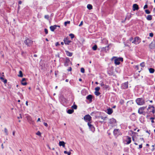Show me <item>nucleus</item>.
Here are the masks:
<instances>
[{
    "label": "nucleus",
    "instance_id": "21",
    "mask_svg": "<svg viewBox=\"0 0 155 155\" xmlns=\"http://www.w3.org/2000/svg\"><path fill=\"white\" fill-rule=\"evenodd\" d=\"M65 52L67 55L68 56L71 57L72 55V53L69 52L68 51H65Z\"/></svg>",
    "mask_w": 155,
    "mask_h": 155
},
{
    "label": "nucleus",
    "instance_id": "47",
    "mask_svg": "<svg viewBox=\"0 0 155 155\" xmlns=\"http://www.w3.org/2000/svg\"><path fill=\"white\" fill-rule=\"evenodd\" d=\"M44 124L45 126H46V127H48V125L47 123H46L45 122H44Z\"/></svg>",
    "mask_w": 155,
    "mask_h": 155
},
{
    "label": "nucleus",
    "instance_id": "59",
    "mask_svg": "<svg viewBox=\"0 0 155 155\" xmlns=\"http://www.w3.org/2000/svg\"><path fill=\"white\" fill-rule=\"evenodd\" d=\"M125 46H129V45L128 44H124Z\"/></svg>",
    "mask_w": 155,
    "mask_h": 155
},
{
    "label": "nucleus",
    "instance_id": "64",
    "mask_svg": "<svg viewBox=\"0 0 155 155\" xmlns=\"http://www.w3.org/2000/svg\"><path fill=\"white\" fill-rule=\"evenodd\" d=\"M132 140H133V141H135V140H134V137H133L132 138Z\"/></svg>",
    "mask_w": 155,
    "mask_h": 155
},
{
    "label": "nucleus",
    "instance_id": "22",
    "mask_svg": "<svg viewBox=\"0 0 155 155\" xmlns=\"http://www.w3.org/2000/svg\"><path fill=\"white\" fill-rule=\"evenodd\" d=\"M92 95L90 94V95H88L87 96V100H89L90 101H92Z\"/></svg>",
    "mask_w": 155,
    "mask_h": 155
},
{
    "label": "nucleus",
    "instance_id": "38",
    "mask_svg": "<svg viewBox=\"0 0 155 155\" xmlns=\"http://www.w3.org/2000/svg\"><path fill=\"white\" fill-rule=\"evenodd\" d=\"M81 71L82 73H84V68H81Z\"/></svg>",
    "mask_w": 155,
    "mask_h": 155
},
{
    "label": "nucleus",
    "instance_id": "41",
    "mask_svg": "<svg viewBox=\"0 0 155 155\" xmlns=\"http://www.w3.org/2000/svg\"><path fill=\"white\" fill-rule=\"evenodd\" d=\"M153 34L152 33H151L149 34V36L151 37H152L153 36Z\"/></svg>",
    "mask_w": 155,
    "mask_h": 155
},
{
    "label": "nucleus",
    "instance_id": "7",
    "mask_svg": "<svg viewBox=\"0 0 155 155\" xmlns=\"http://www.w3.org/2000/svg\"><path fill=\"white\" fill-rule=\"evenodd\" d=\"M146 107L147 106L140 107L138 109V113L140 114H143L144 112V110Z\"/></svg>",
    "mask_w": 155,
    "mask_h": 155
},
{
    "label": "nucleus",
    "instance_id": "16",
    "mask_svg": "<svg viewBox=\"0 0 155 155\" xmlns=\"http://www.w3.org/2000/svg\"><path fill=\"white\" fill-rule=\"evenodd\" d=\"M64 41L65 44L69 45V44L71 42V41L68 40L67 38H64Z\"/></svg>",
    "mask_w": 155,
    "mask_h": 155
},
{
    "label": "nucleus",
    "instance_id": "12",
    "mask_svg": "<svg viewBox=\"0 0 155 155\" xmlns=\"http://www.w3.org/2000/svg\"><path fill=\"white\" fill-rule=\"evenodd\" d=\"M113 133L114 135L117 136L120 134L119 130L118 129H115L113 131Z\"/></svg>",
    "mask_w": 155,
    "mask_h": 155
},
{
    "label": "nucleus",
    "instance_id": "30",
    "mask_svg": "<svg viewBox=\"0 0 155 155\" xmlns=\"http://www.w3.org/2000/svg\"><path fill=\"white\" fill-rule=\"evenodd\" d=\"M97 48V46L96 45H95L92 48V49L94 51L96 50Z\"/></svg>",
    "mask_w": 155,
    "mask_h": 155
},
{
    "label": "nucleus",
    "instance_id": "51",
    "mask_svg": "<svg viewBox=\"0 0 155 155\" xmlns=\"http://www.w3.org/2000/svg\"><path fill=\"white\" fill-rule=\"evenodd\" d=\"M142 147V144H140L139 145V148H141Z\"/></svg>",
    "mask_w": 155,
    "mask_h": 155
},
{
    "label": "nucleus",
    "instance_id": "5",
    "mask_svg": "<svg viewBox=\"0 0 155 155\" xmlns=\"http://www.w3.org/2000/svg\"><path fill=\"white\" fill-rule=\"evenodd\" d=\"M141 42V39L138 37H136L134 38V40L132 41V43L135 45L139 44Z\"/></svg>",
    "mask_w": 155,
    "mask_h": 155
},
{
    "label": "nucleus",
    "instance_id": "40",
    "mask_svg": "<svg viewBox=\"0 0 155 155\" xmlns=\"http://www.w3.org/2000/svg\"><path fill=\"white\" fill-rule=\"evenodd\" d=\"M36 134L38 135V136H40L41 135V133H40V132L39 131H38L36 133Z\"/></svg>",
    "mask_w": 155,
    "mask_h": 155
},
{
    "label": "nucleus",
    "instance_id": "53",
    "mask_svg": "<svg viewBox=\"0 0 155 155\" xmlns=\"http://www.w3.org/2000/svg\"><path fill=\"white\" fill-rule=\"evenodd\" d=\"M45 18H47V19H48L49 18V16L48 15H45Z\"/></svg>",
    "mask_w": 155,
    "mask_h": 155
},
{
    "label": "nucleus",
    "instance_id": "24",
    "mask_svg": "<svg viewBox=\"0 0 155 155\" xmlns=\"http://www.w3.org/2000/svg\"><path fill=\"white\" fill-rule=\"evenodd\" d=\"M149 70L150 73H153L155 71L154 69L151 68H149Z\"/></svg>",
    "mask_w": 155,
    "mask_h": 155
},
{
    "label": "nucleus",
    "instance_id": "58",
    "mask_svg": "<svg viewBox=\"0 0 155 155\" xmlns=\"http://www.w3.org/2000/svg\"><path fill=\"white\" fill-rule=\"evenodd\" d=\"M37 122L40 121V118H38V120H37Z\"/></svg>",
    "mask_w": 155,
    "mask_h": 155
},
{
    "label": "nucleus",
    "instance_id": "6",
    "mask_svg": "<svg viewBox=\"0 0 155 155\" xmlns=\"http://www.w3.org/2000/svg\"><path fill=\"white\" fill-rule=\"evenodd\" d=\"M91 117L89 114H87L85 115L84 117V120L86 122H91Z\"/></svg>",
    "mask_w": 155,
    "mask_h": 155
},
{
    "label": "nucleus",
    "instance_id": "49",
    "mask_svg": "<svg viewBox=\"0 0 155 155\" xmlns=\"http://www.w3.org/2000/svg\"><path fill=\"white\" fill-rule=\"evenodd\" d=\"M59 44L58 42H57L55 44V45L56 46H58L59 45Z\"/></svg>",
    "mask_w": 155,
    "mask_h": 155
},
{
    "label": "nucleus",
    "instance_id": "55",
    "mask_svg": "<svg viewBox=\"0 0 155 155\" xmlns=\"http://www.w3.org/2000/svg\"><path fill=\"white\" fill-rule=\"evenodd\" d=\"M69 153V152H67V151H64V153H65V154H68V153Z\"/></svg>",
    "mask_w": 155,
    "mask_h": 155
},
{
    "label": "nucleus",
    "instance_id": "46",
    "mask_svg": "<svg viewBox=\"0 0 155 155\" xmlns=\"http://www.w3.org/2000/svg\"><path fill=\"white\" fill-rule=\"evenodd\" d=\"M147 7H148V6H147V5H145L144 7H143V8L144 9H145V8H147Z\"/></svg>",
    "mask_w": 155,
    "mask_h": 155
},
{
    "label": "nucleus",
    "instance_id": "18",
    "mask_svg": "<svg viewBox=\"0 0 155 155\" xmlns=\"http://www.w3.org/2000/svg\"><path fill=\"white\" fill-rule=\"evenodd\" d=\"M107 114H111L113 112V110L110 108H109L107 109Z\"/></svg>",
    "mask_w": 155,
    "mask_h": 155
},
{
    "label": "nucleus",
    "instance_id": "37",
    "mask_svg": "<svg viewBox=\"0 0 155 155\" xmlns=\"http://www.w3.org/2000/svg\"><path fill=\"white\" fill-rule=\"evenodd\" d=\"M106 48H108V46L107 47L102 48L101 49L102 51H105L106 52V51H105V49Z\"/></svg>",
    "mask_w": 155,
    "mask_h": 155
},
{
    "label": "nucleus",
    "instance_id": "20",
    "mask_svg": "<svg viewBox=\"0 0 155 155\" xmlns=\"http://www.w3.org/2000/svg\"><path fill=\"white\" fill-rule=\"evenodd\" d=\"M25 78H23L21 81V84L23 85H25L27 84L26 82H25Z\"/></svg>",
    "mask_w": 155,
    "mask_h": 155
},
{
    "label": "nucleus",
    "instance_id": "25",
    "mask_svg": "<svg viewBox=\"0 0 155 155\" xmlns=\"http://www.w3.org/2000/svg\"><path fill=\"white\" fill-rule=\"evenodd\" d=\"M74 112L73 109H69L68 110L67 112L69 114H71Z\"/></svg>",
    "mask_w": 155,
    "mask_h": 155
},
{
    "label": "nucleus",
    "instance_id": "36",
    "mask_svg": "<svg viewBox=\"0 0 155 155\" xmlns=\"http://www.w3.org/2000/svg\"><path fill=\"white\" fill-rule=\"evenodd\" d=\"M140 66L142 67H143L145 66V64L144 62H143L140 64Z\"/></svg>",
    "mask_w": 155,
    "mask_h": 155
},
{
    "label": "nucleus",
    "instance_id": "28",
    "mask_svg": "<svg viewBox=\"0 0 155 155\" xmlns=\"http://www.w3.org/2000/svg\"><path fill=\"white\" fill-rule=\"evenodd\" d=\"M18 76L19 77H23V74L22 72L20 71H19V74L18 75Z\"/></svg>",
    "mask_w": 155,
    "mask_h": 155
},
{
    "label": "nucleus",
    "instance_id": "2",
    "mask_svg": "<svg viewBox=\"0 0 155 155\" xmlns=\"http://www.w3.org/2000/svg\"><path fill=\"white\" fill-rule=\"evenodd\" d=\"M136 102L137 105H142L145 103V101L142 98H137Z\"/></svg>",
    "mask_w": 155,
    "mask_h": 155
},
{
    "label": "nucleus",
    "instance_id": "56",
    "mask_svg": "<svg viewBox=\"0 0 155 155\" xmlns=\"http://www.w3.org/2000/svg\"><path fill=\"white\" fill-rule=\"evenodd\" d=\"M15 131H13L12 132L13 135L14 136L15 135Z\"/></svg>",
    "mask_w": 155,
    "mask_h": 155
},
{
    "label": "nucleus",
    "instance_id": "54",
    "mask_svg": "<svg viewBox=\"0 0 155 155\" xmlns=\"http://www.w3.org/2000/svg\"><path fill=\"white\" fill-rule=\"evenodd\" d=\"M140 139L143 142H144V139H143V138H140Z\"/></svg>",
    "mask_w": 155,
    "mask_h": 155
},
{
    "label": "nucleus",
    "instance_id": "60",
    "mask_svg": "<svg viewBox=\"0 0 155 155\" xmlns=\"http://www.w3.org/2000/svg\"><path fill=\"white\" fill-rule=\"evenodd\" d=\"M26 106H28V101H26Z\"/></svg>",
    "mask_w": 155,
    "mask_h": 155
},
{
    "label": "nucleus",
    "instance_id": "26",
    "mask_svg": "<svg viewBox=\"0 0 155 155\" xmlns=\"http://www.w3.org/2000/svg\"><path fill=\"white\" fill-rule=\"evenodd\" d=\"M147 19L148 20H151L152 19V16L150 15H148L147 17Z\"/></svg>",
    "mask_w": 155,
    "mask_h": 155
},
{
    "label": "nucleus",
    "instance_id": "35",
    "mask_svg": "<svg viewBox=\"0 0 155 155\" xmlns=\"http://www.w3.org/2000/svg\"><path fill=\"white\" fill-rule=\"evenodd\" d=\"M95 94L96 95V96H99L100 94V93L98 91H95Z\"/></svg>",
    "mask_w": 155,
    "mask_h": 155
},
{
    "label": "nucleus",
    "instance_id": "42",
    "mask_svg": "<svg viewBox=\"0 0 155 155\" xmlns=\"http://www.w3.org/2000/svg\"><path fill=\"white\" fill-rule=\"evenodd\" d=\"M45 32L46 34H47L48 33V30L45 28Z\"/></svg>",
    "mask_w": 155,
    "mask_h": 155
},
{
    "label": "nucleus",
    "instance_id": "10",
    "mask_svg": "<svg viewBox=\"0 0 155 155\" xmlns=\"http://www.w3.org/2000/svg\"><path fill=\"white\" fill-rule=\"evenodd\" d=\"M70 60L68 58H66L64 61V65L65 66H68L69 64L70 63Z\"/></svg>",
    "mask_w": 155,
    "mask_h": 155
},
{
    "label": "nucleus",
    "instance_id": "62",
    "mask_svg": "<svg viewBox=\"0 0 155 155\" xmlns=\"http://www.w3.org/2000/svg\"><path fill=\"white\" fill-rule=\"evenodd\" d=\"M71 153L70 152H69V153H68V155H71Z\"/></svg>",
    "mask_w": 155,
    "mask_h": 155
},
{
    "label": "nucleus",
    "instance_id": "3",
    "mask_svg": "<svg viewBox=\"0 0 155 155\" xmlns=\"http://www.w3.org/2000/svg\"><path fill=\"white\" fill-rule=\"evenodd\" d=\"M114 58V63L116 65H119L120 64V61H123V58L121 57L118 58L117 57H114L113 58Z\"/></svg>",
    "mask_w": 155,
    "mask_h": 155
},
{
    "label": "nucleus",
    "instance_id": "45",
    "mask_svg": "<svg viewBox=\"0 0 155 155\" xmlns=\"http://www.w3.org/2000/svg\"><path fill=\"white\" fill-rule=\"evenodd\" d=\"M72 70V68L71 67H70L69 68V69H68L67 70L69 71H71Z\"/></svg>",
    "mask_w": 155,
    "mask_h": 155
},
{
    "label": "nucleus",
    "instance_id": "32",
    "mask_svg": "<svg viewBox=\"0 0 155 155\" xmlns=\"http://www.w3.org/2000/svg\"><path fill=\"white\" fill-rule=\"evenodd\" d=\"M69 35L71 39H73L74 37V35L73 34H70Z\"/></svg>",
    "mask_w": 155,
    "mask_h": 155
},
{
    "label": "nucleus",
    "instance_id": "43",
    "mask_svg": "<svg viewBox=\"0 0 155 155\" xmlns=\"http://www.w3.org/2000/svg\"><path fill=\"white\" fill-rule=\"evenodd\" d=\"M154 118H153V117H151L150 118V119H151L152 120H151V122L152 123H154V121L153 120L154 119Z\"/></svg>",
    "mask_w": 155,
    "mask_h": 155
},
{
    "label": "nucleus",
    "instance_id": "63",
    "mask_svg": "<svg viewBox=\"0 0 155 155\" xmlns=\"http://www.w3.org/2000/svg\"><path fill=\"white\" fill-rule=\"evenodd\" d=\"M153 12L155 13V8H154L153 9Z\"/></svg>",
    "mask_w": 155,
    "mask_h": 155
},
{
    "label": "nucleus",
    "instance_id": "29",
    "mask_svg": "<svg viewBox=\"0 0 155 155\" xmlns=\"http://www.w3.org/2000/svg\"><path fill=\"white\" fill-rule=\"evenodd\" d=\"M4 132L5 133V135H8V130L6 128H4Z\"/></svg>",
    "mask_w": 155,
    "mask_h": 155
},
{
    "label": "nucleus",
    "instance_id": "8",
    "mask_svg": "<svg viewBox=\"0 0 155 155\" xmlns=\"http://www.w3.org/2000/svg\"><path fill=\"white\" fill-rule=\"evenodd\" d=\"M87 125L89 127V129L92 132L95 131V128L91 124V122H88L87 123Z\"/></svg>",
    "mask_w": 155,
    "mask_h": 155
},
{
    "label": "nucleus",
    "instance_id": "27",
    "mask_svg": "<svg viewBox=\"0 0 155 155\" xmlns=\"http://www.w3.org/2000/svg\"><path fill=\"white\" fill-rule=\"evenodd\" d=\"M87 8L89 10H91L92 9V6L91 4H88L87 5Z\"/></svg>",
    "mask_w": 155,
    "mask_h": 155
},
{
    "label": "nucleus",
    "instance_id": "11",
    "mask_svg": "<svg viewBox=\"0 0 155 155\" xmlns=\"http://www.w3.org/2000/svg\"><path fill=\"white\" fill-rule=\"evenodd\" d=\"M128 83L127 82H125L122 84L121 87L123 89H126L128 88Z\"/></svg>",
    "mask_w": 155,
    "mask_h": 155
},
{
    "label": "nucleus",
    "instance_id": "48",
    "mask_svg": "<svg viewBox=\"0 0 155 155\" xmlns=\"http://www.w3.org/2000/svg\"><path fill=\"white\" fill-rule=\"evenodd\" d=\"M101 85L103 87H104V85L103 83L101 84Z\"/></svg>",
    "mask_w": 155,
    "mask_h": 155
},
{
    "label": "nucleus",
    "instance_id": "14",
    "mask_svg": "<svg viewBox=\"0 0 155 155\" xmlns=\"http://www.w3.org/2000/svg\"><path fill=\"white\" fill-rule=\"evenodd\" d=\"M57 27H60L59 26H57L56 25H54L53 26H51L50 27V29L51 31H54V30Z\"/></svg>",
    "mask_w": 155,
    "mask_h": 155
},
{
    "label": "nucleus",
    "instance_id": "34",
    "mask_svg": "<svg viewBox=\"0 0 155 155\" xmlns=\"http://www.w3.org/2000/svg\"><path fill=\"white\" fill-rule=\"evenodd\" d=\"M70 21H65L64 23V24L65 26L67 25V24H69L70 23Z\"/></svg>",
    "mask_w": 155,
    "mask_h": 155
},
{
    "label": "nucleus",
    "instance_id": "15",
    "mask_svg": "<svg viewBox=\"0 0 155 155\" xmlns=\"http://www.w3.org/2000/svg\"><path fill=\"white\" fill-rule=\"evenodd\" d=\"M131 137L128 136H127L126 140V141L127 142L126 144H130L131 142Z\"/></svg>",
    "mask_w": 155,
    "mask_h": 155
},
{
    "label": "nucleus",
    "instance_id": "61",
    "mask_svg": "<svg viewBox=\"0 0 155 155\" xmlns=\"http://www.w3.org/2000/svg\"><path fill=\"white\" fill-rule=\"evenodd\" d=\"M1 146H2V149H3L4 148V146H3V144H2L1 145Z\"/></svg>",
    "mask_w": 155,
    "mask_h": 155
},
{
    "label": "nucleus",
    "instance_id": "4",
    "mask_svg": "<svg viewBox=\"0 0 155 155\" xmlns=\"http://www.w3.org/2000/svg\"><path fill=\"white\" fill-rule=\"evenodd\" d=\"M24 43L28 46H30L32 45L33 43V41L28 38H27L24 41Z\"/></svg>",
    "mask_w": 155,
    "mask_h": 155
},
{
    "label": "nucleus",
    "instance_id": "17",
    "mask_svg": "<svg viewBox=\"0 0 155 155\" xmlns=\"http://www.w3.org/2000/svg\"><path fill=\"white\" fill-rule=\"evenodd\" d=\"M149 46L151 49H153L155 48V43H153L152 42L149 45Z\"/></svg>",
    "mask_w": 155,
    "mask_h": 155
},
{
    "label": "nucleus",
    "instance_id": "31",
    "mask_svg": "<svg viewBox=\"0 0 155 155\" xmlns=\"http://www.w3.org/2000/svg\"><path fill=\"white\" fill-rule=\"evenodd\" d=\"M73 109H76L77 108V106L76 105H74L71 107Z\"/></svg>",
    "mask_w": 155,
    "mask_h": 155
},
{
    "label": "nucleus",
    "instance_id": "23",
    "mask_svg": "<svg viewBox=\"0 0 155 155\" xmlns=\"http://www.w3.org/2000/svg\"><path fill=\"white\" fill-rule=\"evenodd\" d=\"M0 79L2 80V81H3L5 84L7 83V80L6 79H5L4 78L2 77H1L0 78Z\"/></svg>",
    "mask_w": 155,
    "mask_h": 155
},
{
    "label": "nucleus",
    "instance_id": "50",
    "mask_svg": "<svg viewBox=\"0 0 155 155\" xmlns=\"http://www.w3.org/2000/svg\"><path fill=\"white\" fill-rule=\"evenodd\" d=\"M133 38L132 37H131V38H130L129 39V41H132L133 40Z\"/></svg>",
    "mask_w": 155,
    "mask_h": 155
},
{
    "label": "nucleus",
    "instance_id": "1",
    "mask_svg": "<svg viewBox=\"0 0 155 155\" xmlns=\"http://www.w3.org/2000/svg\"><path fill=\"white\" fill-rule=\"evenodd\" d=\"M108 126L112 127L117 125V123L116 120L113 118L110 119L108 122Z\"/></svg>",
    "mask_w": 155,
    "mask_h": 155
},
{
    "label": "nucleus",
    "instance_id": "39",
    "mask_svg": "<svg viewBox=\"0 0 155 155\" xmlns=\"http://www.w3.org/2000/svg\"><path fill=\"white\" fill-rule=\"evenodd\" d=\"M145 12L147 14H149L150 13V11L148 10H146Z\"/></svg>",
    "mask_w": 155,
    "mask_h": 155
},
{
    "label": "nucleus",
    "instance_id": "52",
    "mask_svg": "<svg viewBox=\"0 0 155 155\" xmlns=\"http://www.w3.org/2000/svg\"><path fill=\"white\" fill-rule=\"evenodd\" d=\"M135 68H137V70H138L139 69V66L136 65L135 66Z\"/></svg>",
    "mask_w": 155,
    "mask_h": 155
},
{
    "label": "nucleus",
    "instance_id": "13",
    "mask_svg": "<svg viewBox=\"0 0 155 155\" xmlns=\"http://www.w3.org/2000/svg\"><path fill=\"white\" fill-rule=\"evenodd\" d=\"M139 9V7L138 5L136 4H134L133 6V10L134 11L137 10Z\"/></svg>",
    "mask_w": 155,
    "mask_h": 155
},
{
    "label": "nucleus",
    "instance_id": "44",
    "mask_svg": "<svg viewBox=\"0 0 155 155\" xmlns=\"http://www.w3.org/2000/svg\"><path fill=\"white\" fill-rule=\"evenodd\" d=\"M83 22L82 21L81 22L80 24L79 25V26H82L83 25Z\"/></svg>",
    "mask_w": 155,
    "mask_h": 155
},
{
    "label": "nucleus",
    "instance_id": "57",
    "mask_svg": "<svg viewBox=\"0 0 155 155\" xmlns=\"http://www.w3.org/2000/svg\"><path fill=\"white\" fill-rule=\"evenodd\" d=\"M22 3V2L21 1H20L18 2V4H21Z\"/></svg>",
    "mask_w": 155,
    "mask_h": 155
},
{
    "label": "nucleus",
    "instance_id": "19",
    "mask_svg": "<svg viewBox=\"0 0 155 155\" xmlns=\"http://www.w3.org/2000/svg\"><path fill=\"white\" fill-rule=\"evenodd\" d=\"M65 143L63 141H60L59 142V145L60 146H62L63 147H65Z\"/></svg>",
    "mask_w": 155,
    "mask_h": 155
},
{
    "label": "nucleus",
    "instance_id": "9",
    "mask_svg": "<svg viewBox=\"0 0 155 155\" xmlns=\"http://www.w3.org/2000/svg\"><path fill=\"white\" fill-rule=\"evenodd\" d=\"M147 110L150 112H152L153 114H154L155 113L154 107L153 106H150V105H149V106L147 108Z\"/></svg>",
    "mask_w": 155,
    "mask_h": 155
},
{
    "label": "nucleus",
    "instance_id": "33",
    "mask_svg": "<svg viewBox=\"0 0 155 155\" xmlns=\"http://www.w3.org/2000/svg\"><path fill=\"white\" fill-rule=\"evenodd\" d=\"M100 89V88L99 87H97L95 88V91H98Z\"/></svg>",
    "mask_w": 155,
    "mask_h": 155
}]
</instances>
